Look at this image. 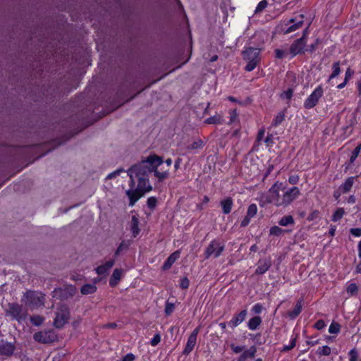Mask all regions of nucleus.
<instances>
[{"mask_svg":"<svg viewBox=\"0 0 361 361\" xmlns=\"http://www.w3.org/2000/svg\"><path fill=\"white\" fill-rule=\"evenodd\" d=\"M157 198L154 197H149L147 199V206L150 209L154 208L157 205Z\"/></svg>","mask_w":361,"mask_h":361,"instance_id":"obj_48","label":"nucleus"},{"mask_svg":"<svg viewBox=\"0 0 361 361\" xmlns=\"http://www.w3.org/2000/svg\"><path fill=\"white\" fill-rule=\"evenodd\" d=\"M34 339L39 343H47L52 341L50 333L47 331H39L34 334Z\"/></svg>","mask_w":361,"mask_h":361,"instance_id":"obj_17","label":"nucleus"},{"mask_svg":"<svg viewBox=\"0 0 361 361\" xmlns=\"http://www.w3.org/2000/svg\"><path fill=\"white\" fill-rule=\"evenodd\" d=\"M180 250H176L173 252L164 262L162 269L164 270L169 269L171 266L174 264V262L180 257Z\"/></svg>","mask_w":361,"mask_h":361,"instance_id":"obj_16","label":"nucleus"},{"mask_svg":"<svg viewBox=\"0 0 361 361\" xmlns=\"http://www.w3.org/2000/svg\"><path fill=\"white\" fill-rule=\"evenodd\" d=\"M319 43V39H317L314 43L312 44L306 51H310L311 53L314 52L317 47L318 44Z\"/></svg>","mask_w":361,"mask_h":361,"instance_id":"obj_56","label":"nucleus"},{"mask_svg":"<svg viewBox=\"0 0 361 361\" xmlns=\"http://www.w3.org/2000/svg\"><path fill=\"white\" fill-rule=\"evenodd\" d=\"M345 212L343 208H338L336 210L331 216V220L334 222L339 221L344 215Z\"/></svg>","mask_w":361,"mask_h":361,"instance_id":"obj_33","label":"nucleus"},{"mask_svg":"<svg viewBox=\"0 0 361 361\" xmlns=\"http://www.w3.org/2000/svg\"><path fill=\"white\" fill-rule=\"evenodd\" d=\"M303 24V16L300 15L298 18H290L287 24L286 25L287 26V28L286 30H283L284 34H288L292 32H294L301 27V26Z\"/></svg>","mask_w":361,"mask_h":361,"instance_id":"obj_11","label":"nucleus"},{"mask_svg":"<svg viewBox=\"0 0 361 361\" xmlns=\"http://www.w3.org/2000/svg\"><path fill=\"white\" fill-rule=\"evenodd\" d=\"M15 350V346L4 340L0 341V356H10Z\"/></svg>","mask_w":361,"mask_h":361,"instance_id":"obj_14","label":"nucleus"},{"mask_svg":"<svg viewBox=\"0 0 361 361\" xmlns=\"http://www.w3.org/2000/svg\"><path fill=\"white\" fill-rule=\"evenodd\" d=\"M297 335H293L290 341V344L287 345H284L283 347L282 351H288L293 349L296 345Z\"/></svg>","mask_w":361,"mask_h":361,"instance_id":"obj_38","label":"nucleus"},{"mask_svg":"<svg viewBox=\"0 0 361 361\" xmlns=\"http://www.w3.org/2000/svg\"><path fill=\"white\" fill-rule=\"evenodd\" d=\"M349 361H357L358 353L355 348L350 350L348 353Z\"/></svg>","mask_w":361,"mask_h":361,"instance_id":"obj_44","label":"nucleus"},{"mask_svg":"<svg viewBox=\"0 0 361 361\" xmlns=\"http://www.w3.org/2000/svg\"><path fill=\"white\" fill-rule=\"evenodd\" d=\"M160 341H161V336L159 334H157L154 336V337L151 340L150 344L152 346H156L160 343Z\"/></svg>","mask_w":361,"mask_h":361,"instance_id":"obj_49","label":"nucleus"},{"mask_svg":"<svg viewBox=\"0 0 361 361\" xmlns=\"http://www.w3.org/2000/svg\"><path fill=\"white\" fill-rule=\"evenodd\" d=\"M355 180V177H349L339 187V189L344 193L350 190Z\"/></svg>","mask_w":361,"mask_h":361,"instance_id":"obj_27","label":"nucleus"},{"mask_svg":"<svg viewBox=\"0 0 361 361\" xmlns=\"http://www.w3.org/2000/svg\"><path fill=\"white\" fill-rule=\"evenodd\" d=\"M44 317L39 315H34L30 317L31 323L37 326L41 325L44 322Z\"/></svg>","mask_w":361,"mask_h":361,"instance_id":"obj_37","label":"nucleus"},{"mask_svg":"<svg viewBox=\"0 0 361 361\" xmlns=\"http://www.w3.org/2000/svg\"><path fill=\"white\" fill-rule=\"evenodd\" d=\"M264 133H265L264 128H262L259 130L257 136V140H256V142L257 143V145H259V142L264 137Z\"/></svg>","mask_w":361,"mask_h":361,"instance_id":"obj_55","label":"nucleus"},{"mask_svg":"<svg viewBox=\"0 0 361 361\" xmlns=\"http://www.w3.org/2000/svg\"><path fill=\"white\" fill-rule=\"evenodd\" d=\"M115 261L114 259L106 262L104 264L100 265L97 267L96 272L98 275H104L108 273V271L114 266Z\"/></svg>","mask_w":361,"mask_h":361,"instance_id":"obj_19","label":"nucleus"},{"mask_svg":"<svg viewBox=\"0 0 361 361\" xmlns=\"http://www.w3.org/2000/svg\"><path fill=\"white\" fill-rule=\"evenodd\" d=\"M203 142L201 140H198L192 142L191 145H188L187 149L189 150L197 149L202 147Z\"/></svg>","mask_w":361,"mask_h":361,"instance_id":"obj_42","label":"nucleus"},{"mask_svg":"<svg viewBox=\"0 0 361 361\" xmlns=\"http://www.w3.org/2000/svg\"><path fill=\"white\" fill-rule=\"evenodd\" d=\"M174 305L173 303L167 302L165 307V313L166 315H170L174 310Z\"/></svg>","mask_w":361,"mask_h":361,"instance_id":"obj_51","label":"nucleus"},{"mask_svg":"<svg viewBox=\"0 0 361 361\" xmlns=\"http://www.w3.org/2000/svg\"><path fill=\"white\" fill-rule=\"evenodd\" d=\"M319 216V212L318 210H314L312 211L309 216H307V219L309 221H314L317 219Z\"/></svg>","mask_w":361,"mask_h":361,"instance_id":"obj_47","label":"nucleus"},{"mask_svg":"<svg viewBox=\"0 0 361 361\" xmlns=\"http://www.w3.org/2000/svg\"><path fill=\"white\" fill-rule=\"evenodd\" d=\"M259 52V49L253 47H249L243 51V59L247 61L245 68L246 71L250 72L257 67L260 61Z\"/></svg>","mask_w":361,"mask_h":361,"instance_id":"obj_4","label":"nucleus"},{"mask_svg":"<svg viewBox=\"0 0 361 361\" xmlns=\"http://www.w3.org/2000/svg\"><path fill=\"white\" fill-rule=\"evenodd\" d=\"M131 243L129 240H123L121 241V243L119 244L118 247H117L116 250L115 251V257H117L120 255L121 254L126 252L130 245Z\"/></svg>","mask_w":361,"mask_h":361,"instance_id":"obj_22","label":"nucleus"},{"mask_svg":"<svg viewBox=\"0 0 361 361\" xmlns=\"http://www.w3.org/2000/svg\"><path fill=\"white\" fill-rule=\"evenodd\" d=\"M269 233L271 235L280 236L284 233V230L279 226H274L270 228Z\"/></svg>","mask_w":361,"mask_h":361,"instance_id":"obj_36","label":"nucleus"},{"mask_svg":"<svg viewBox=\"0 0 361 361\" xmlns=\"http://www.w3.org/2000/svg\"><path fill=\"white\" fill-rule=\"evenodd\" d=\"M21 301L30 310L37 309L44 305L45 296L41 292L27 290L23 293Z\"/></svg>","mask_w":361,"mask_h":361,"instance_id":"obj_2","label":"nucleus"},{"mask_svg":"<svg viewBox=\"0 0 361 361\" xmlns=\"http://www.w3.org/2000/svg\"><path fill=\"white\" fill-rule=\"evenodd\" d=\"M353 73L354 71H352L350 68H348L345 71V80L348 81L351 78Z\"/></svg>","mask_w":361,"mask_h":361,"instance_id":"obj_63","label":"nucleus"},{"mask_svg":"<svg viewBox=\"0 0 361 361\" xmlns=\"http://www.w3.org/2000/svg\"><path fill=\"white\" fill-rule=\"evenodd\" d=\"M238 118V114L235 110H233L230 112V121L229 123H233L236 121Z\"/></svg>","mask_w":361,"mask_h":361,"instance_id":"obj_58","label":"nucleus"},{"mask_svg":"<svg viewBox=\"0 0 361 361\" xmlns=\"http://www.w3.org/2000/svg\"><path fill=\"white\" fill-rule=\"evenodd\" d=\"M340 66H341L340 61H336L333 63V65H332L333 72L331 74V75L329 76V81L332 80L333 78H335L340 74V73H341Z\"/></svg>","mask_w":361,"mask_h":361,"instance_id":"obj_29","label":"nucleus"},{"mask_svg":"<svg viewBox=\"0 0 361 361\" xmlns=\"http://www.w3.org/2000/svg\"><path fill=\"white\" fill-rule=\"evenodd\" d=\"M189 285H190V281L187 277H184V278L181 279L180 283V286L183 289L188 288Z\"/></svg>","mask_w":361,"mask_h":361,"instance_id":"obj_53","label":"nucleus"},{"mask_svg":"<svg viewBox=\"0 0 361 361\" xmlns=\"http://www.w3.org/2000/svg\"><path fill=\"white\" fill-rule=\"evenodd\" d=\"M350 233L355 236L359 237L361 235V228H354L350 229Z\"/></svg>","mask_w":361,"mask_h":361,"instance_id":"obj_61","label":"nucleus"},{"mask_svg":"<svg viewBox=\"0 0 361 361\" xmlns=\"http://www.w3.org/2000/svg\"><path fill=\"white\" fill-rule=\"evenodd\" d=\"M247 314V312L246 310H242L239 314H234L228 322V325L232 328L238 326L245 319Z\"/></svg>","mask_w":361,"mask_h":361,"instance_id":"obj_15","label":"nucleus"},{"mask_svg":"<svg viewBox=\"0 0 361 361\" xmlns=\"http://www.w3.org/2000/svg\"><path fill=\"white\" fill-rule=\"evenodd\" d=\"M251 219L252 217H249L248 215L246 214V216L244 217V219L242 220L240 223V226L242 227L247 226L250 224Z\"/></svg>","mask_w":361,"mask_h":361,"instance_id":"obj_60","label":"nucleus"},{"mask_svg":"<svg viewBox=\"0 0 361 361\" xmlns=\"http://www.w3.org/2000/svg\"><path fill=\"white\" fill-rule=\"evenodd\" d=\"M123 171H124L123 169H122V168L118 169L116 171L109 173L106 178V179H113V178L118 176Z\"/></svg>","mask_w":361,"mask_h":361,"instance_id":"obj_45","label":"nucleus"},{"mask_svg":"<svg viewBox=\"0 0 361 361\" xmlns=\"http://www.w3.org/2000/svg\"><path fill=\"white\" fill-rule=\"evenodd\" d=\"M271 265V263L270 259H260L258 262V266L256 269L255 273L257 274H263L270 268Z\"/></svg>","mask_w":361,"mask_h":361,"instance_id":"obj_18","label":"nucleus"},{"mask_svg":"<svg viewBox=\"0 0 361 361\" xmlns=\"http://www.w3.org/2000/svg\"><path fill=\"white\" fill-rule=\"evenodd\" d=\"M293 90L291 89H288L286 91L283 92L281 94V97L283 99H286L289 100L293 97Z\"/></svg>","mask_w":361,"mask_h":361,"instance_id":"obj_50","label":"nucleus"},{"mask_svg":"<svg viewBox=\"0 0 361 361\" xmlns=\"http://www.w3.org/2000/svg\"><path fill=\"white\" fill-rule=\"evenodd\" d=\"M358 288L355 283L350 284L347 288V293L350 295H354L357 293Z\"/></svg>","mask_w":361,"mask_h":361,"instance_id":"obj_46","label":"nucleus"},{"mask_svg":"<svg viewBox=\"0 0 361 361\" xmlns=\"http://www.w3.org/2000/svg\"><path fill=\"white\" fill-rule=\"evenodd\" d=\"M341 326L338 323L333 322L329 327L330 334H338L340 331Z\"/></svg>","mask_w":361,"mask_h":361,"instance_id":"obj_41","label":"nucleus"},{"mask_svg":"<svg viewBox=\"0 0 361 361\" xmlns=\"http://www.w3.org/2000/svg\"><path fill=\"white\" fill-rule=\"evenodd\" d=\"M305 45L306 42L304 41V37H300V39L295 40L289 48L290 58H293L298 54H303Z\"/></svg>","mask_w":361,"mask_h":361,"instance_id":"obj_10","label":"nucleus"},{"mask_svg":"<svg viewBox=\"0 0 361 361\" xmlns=\"http://www.w3.org/2000/svg\"><path fill=\"white\" fill-rule=\"evenodd\" d=\"M97 290V286L94 284H85L80 288V292L82 295L92 294Z\"/></svg>","mask_w":361,"mask_h":361,"instance_id":"obj_28","label":"nucleus"},{"mask_svg":"<svg viewBox=\"0 0 361 361\" xmlns=\"http://www.w3.org/2000/svg\"><path fill=\"white\" fill-rule=\"evenodd\" d=\"M360 151H361V144L357 145L354 149V150L353 151L352 154H351L350 158V164L353 163L355 161V159L358 157Z\"/></svg>","mask_w":361,"mask_h":361,"instance_id":"obj_39","label":"nucleus"},{"mask_svg":"<svg viewBox=\"0 0 361 361\" xmlns=\"http://www.w3.org/2000/svg\"><path fill=\"white\" fill-rule=\"evenodd\" d=\"M288 55H290L289 51L281 49H275V56L277 59H282L286 58Z\"/></svg>","mask_w":361,"mask_h":361,"instance_id":"obj_34","label":"nucleus"},{"mask_svg":"<svg viewBox=\"0 0 361 361\" xmlns=\"http://www.w3.org/2000/svg\"><path fill=\"white\" fill-rule=\"evenodd\" d=\"M263 310V306L262 304L260 303H257L255 304L252 307V312H254L255 314H260L262 312Z\"/></svg>","mask_w":361,"mask_h":361,"instance_id":"obj_52","label":"nucleus"},{"mask_svg":"<svg viewBox=\"0 0 361 361\" xmlns=\"http://www.w3.org/2000/svg\"><path fill=\"white\" fill-rule=\"evenodd\" d=\"M204 123L207 124H221L223 119L222 117L218 114L207 118Z\"/></svg>","mask_w":361,"mask_h":361,"instance_id":"obj_31","label":"nucleus"},{"mask_svg":"<svg viewBox=\"0 0 361 361\" xmlns=\"http://www.w3.org/2000/svg\"><path fill=\"white\" fill-rule=\"evenodd\" d=\"M302 300H300L297 302L293 310L288 313L289 317L292 319L296 318L302 311Z\"/></svg>","mask_w":361,"mask_h":361,"instance_id":"obj_24","label":"nucleus"},{"mask_svg":"<svg viewBox=\"0 0 361 361\" xmlns=\"http://www.w3.org/2000/svg\"><path fill=\"white\" fill-rule=\"evenodd\" d=\"M256 352V348L255 346H252L248 350L243 351L238 359V361H247V359H252L255 357Z\"/></svg>","mask_w":361,"mask_h":361,"instance_id":"obj_20","label":"nucleus"},{"mask_svg":"<svg viewBox=\"0 0 361 361\" xmlns=\"http://www.w3.org/2000/svg\"><path fill=\"white\" fill-rule=\"evenodd\" d=\"M130 230L133 237H136L140 233L139 220L136 216H133L130 221Z\"/></svg>","mask_w":361,"mask_h":361,"instance_id":"obj_25","label":"nucleus"},{"mask_svg":"<svg viewBox=\"0 0 361 361\" xmlns=\"http://www.w3.org/2000/svg\"><path fill=\"white\" fill-rule=\"evenodd\" d=\"M69 317V308L65 305H61L57 308L56 312V317L54 320V326L57 329L62 328L68 322Z\"/></svg>","mask_w":361,"mask_h":361,"instance_id":"obj_6","label":"nucleus"},{"mask_svg":"<svg viewBox=\"0 0 361 361\" xmlns=\"http://www.w3.org/2000/svg\"><path fill=\"white\" fill-rule=\"evenodd\" d=\"M319 343V339H317L314 337L310 338L307 340V344L311 346H314Z\"/></svg>","mask_w":361,"mask_h":361,"instance_id":"obj_62","label":"nucleus"},{"mask_svg":"<svg viewBox=\"0 0 361 361\" xmlns=\"http://www.w3.org/2000/svg\"><path fill=\"white\" fill-rule=\"evenodd\" d=\"M135 359V356L133 353H128L122 358V361H134Z\"/></svg>","mask_w":361,"mask_h":361,"instance_id":"obj_59","label":"nucleus"},{"mask_svg":"<svg viewBox=\"0 0 361 361\" xmlns=\"http://www.w3.org/2000/svg\"><path fill=\"white\" fill-rule=\"evenodd\" d=\"M267 5H268V2L267 0H262L257 4L255 12L259 13V12L262 11L267 6Z\"/></svg>","mask_w":361,"mask_h":361,"instance_id":"obj_43","label":"nucleus"},{"mask_svg":"<svg viewBox=\"0 0 361 361\" xmlns=\"http://www.w3.org/2000/svg\"><path fill=\"white\" fill-rule=\"evenodd\" d=\"M231 350L235 353H240L244 350V346L235 345L234 344L231 345Z\"/></svg>","mask_w":361,"mask_h":361,"instance_id":"obj_57","label":"nucleus"},{"mask_svg":"<svg viewBox=\"0 0 361 361\" xmlns=\"http://www.w3.org/2000/svg\"><path fill=\"white\" fill-rule=\"evenodd\" d=\"M279 224L282 226H287L288 225L293 224L294 219L290 215L284 216L279 221Z\"/></svg>","mask_w":361,"mask_h":361,"instance_id":"obj_32","label":"nucleus"},{"mask_svg":"<svg viewBox=\"0 0 361 361\" xmlns=\"http://www.w3.org/2000/svg\"><path fill=\"white\" fill-rule=\"evenodd\" d=\"M324 326L325 323L323 320H319L314 324V327L318 330L322 329Z\"/></svg>","mask_w":361,"mask_h":361,"instance_id":"obj_64","label":"nucleus"},{"mask_svg":"<svg viewBox=\"0 0 361 361\" xmlns=\"http://www.w3.org/2000/svg\"><path fill=\"white\" fill-rule=\"evenodd\" d=\"M299 180L298 175H292L288 178V183L291 185H295L299 182Z\"/></svg>","mask_w":361,"mask_h":361,"instance_id":"obj_54","label":"nucleus"},{"mask_svg":"<svg viewBox=\"0 0 361 361\" xmlns=\"http://www.w3.org/2000/svg\"><path fill=\"white\" fill-rule=\"evenodd\" d=\"M300 195L298 187H292L288 189L282 195V207H287L296 200Z\"/></svg>","mask_w":361,"mask_h":361,"instance_id":"obj_9","label":"nucleus"},{"mask_svg":"<svg viewBox=\"0 0 361 361\" xmlns=\"http://www.w3.org/2000/svg\"><path fill=\"white\" fill-rule=\"evenodd\" d=\"M284 118H285L284 114L282 113V112L279 113L276 116V117L274 118L273 122L271 123V126H274V127L278 126L279 125H280L283 122Z\"/></svg>","mask_w":361,"mask_h":361,"instance_id":"obj_35","label":"nucleus"},{"mask_svg":"<svg viewBox=\"0 0 361 361\" xmlns=\"http://www.w3.org/2000/svg\"><path fill=\"white\" fill-rule=\"evenodd\" d=\"M324 94V90L321 85L317 87L314 90L305 100L303 106L305 109H311L319 103V99Z\"/></svg>","mask_w":361,"mask_h":361,"instance_id":"obj_8","label":"nucleus"},{"mask_svg":"<svg viewBox=\"0 0 361 361\" xmlns=\"http://www.w3.org/2000/svg\"><path fill=\"white\" fill-rule=\"evenodd\" d=\"M285 186L282 182L276 181L268 190L266 200L268 203L274 204L276 207H282V195L279 191L283 190Z\"/></svg>","mask_w":361,"mask_h":361,"instance_id":"obj_5","label":"nucleus"},{"mask_svg":"<svg viewBox=\"0 0 361 361\" xmlns=\"http://www.w3.org/2000/svg\"><path fill=\"white\" fill-rule=\"evenodd\" d=\"M224 245L219 240H212L204 251V258L209 259L211 257H219L224 250Z\"/></svg>","mask_w":361,"mask_h":361,"instance_id":"obj_7","label":"nucleus"},{"mask_svg":"<svg viewBox=\"0 0 361 361\" xmlns=\"http://www.w3.org/2000/svg\"><path fill=\"white\" fill-rule=\"evenodd\" d=\"M60 296L63 300L72 298L77 292L76 288L73 285H65L59 289Z\"/></svg>","mask_w":361,"mask_h":361,"instance_id":"obj_13","label":"nucleus"},{"mask_svg":"<svg viewBox=\"0 0 361 361\" xmlns=\"http://www.w3.org/2000/svg\"><path fill=\"white\" fill-rule=\"evenodd\" d=\"M5 314L11 320H16L20 323L27 319V310L22 305L17 302H10L5 310Z\"/></svg>","mask_w":361,"mask_h":361,"instance_id":"obj_3","label":"nucleus"},{"mask_svg":"<svg viewBox=\"0 0 361 361\" xmlns=\"http://www.w3.org/2000/svg\"><path fill=\"white\" fill-rule=\"evenodd\" d=\"M257 212V207L255 204L249 205L247 211V214L249 217H254Z\"/></svg>","mask_w":361,"mask_h":361,"instance_id":"obj_40","label":"nucleus"},{"mask_svg":"<svg viewBox=\"0 0 361 361\" xmlns=\"http://www.w3.org/2000/svg\"><path fill=\"white\" fill-rule=\"evenodd\" d=\"M163 163L162 157L152 154L138 164L132 166L127 171L130 178V185L131 188L126 191V195L130 200V206H133L145 193L152 190L148 178L149 173L153 172L158 182H163L169 178L168 169H165L164 167L159 169V167Z\"/></svg>","mask_w":361,"mask_h":361,"instance_id":"obj_1","label":"nucleus"},{"mask_svg":"<svg viewBox=\"0 0 361 361\" xmlns=\"http://www.w3.org/2000/svg\"><path fill=\"white\" fill-rule=\"evenodd\" d=\"M122 272H123L122 270L118 269H116L113 271V274H112L111 277L109 281V285L111 287H114L116 286V284L118 283V282L120 281V279L121 278Z\"/></svg>","mask_w":361,"mask_h":361,"instance_id":"obj_23","label":"nucleus"},{"mask_svg":"<svg viewBox=\"0 0 361 361\" xmlns=\"http://www.w3.org/2000/svg\"><path fill=\"white\" fill-rule=\"evenodd\" d=\"M220 204L222 207L223 213L225 214H228L232 210L233 200L231 197H227L221 200Z\"/></svg>","mask_w":361,"mask_h":361,"instance_id":"obj_21","label":"nucleus"},{"mask_svg":"<svg viewBox=\"0 0 361 361\" xmlns=\"http://www.w3.org/2000/svg\"><path fill=\"white\" fill-rule=\"evenodd\" d=\"M331 349L328 345H323V346L319 347L316 351L317 355H319V356H328L331 354Z\"/></svg>","mask_w":361,"mask_h":361,"instance_id":"obj_30","label":"nucleus"},{"mask_svg":"<svg viewBox=\"0 0 361 361\" xmlns=\"http://www.w3.org/2000/svg\"><path fill=\"white\" fill-rule=\"evenodd\" d=\"M262 323V319L260 317H254L251 318L247 322V327L251 331L256 330Z\"/></svg>","mask_w":361,"mask_h":361,"instance_id":"obj_26","label":"nucleus"},{"mask_svg":"<svg viewBox=\"0 0 361 361\" xmlns=\"http://www.w3.org/2000/svg\"><path fill=\"white\" fill-rule=\"evenodd\" d=\"M199 333V329L196 328L193 330V331L191 333L190 336L188 338L186 345L183 350V353L184 355H188L191 353V351L193 350L196 342H197V334Z\"/></svg>","mask_w":361,"mask_h":361,"instance_id":"obj_12","label":"nucleus"}]
</instances>
